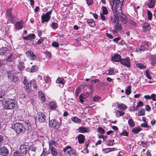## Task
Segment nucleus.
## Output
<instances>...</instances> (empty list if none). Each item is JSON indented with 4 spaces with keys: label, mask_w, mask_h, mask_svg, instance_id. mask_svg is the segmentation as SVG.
<instances>
[{
    "label": "nucleus",
    "mask_w": 156,
    "mask_h": 156,
    "mask_svg": "<svg viewBox=\"0 0 156 156\" xmlns=\"http://www.w3.org/2000/svg\"><path fill=\"white\" fill-rule=\"evenodd\" d=\"M124 0H111L109 3L114 13H120Z\"/></svg>",
    "instance_id": "nucleus-1"
},
{
    "label": "nucleus",
    "mask_w": 156,
    "mask_h": 156,
    "mask_svg": "<svg viewBox=\"0 0 156 156\" xmlns=\"http://www.w3.org/2000/svg\"><path fill=\"white\" fill-rule=\"evenodd\" d=\"M16 101L14 99H6L3 101L2 105L3 108L6 110L14 109L16 104Z\"/></svg>",
    "instance_id": "nucleus-2"
},
{
    "label": "nucleus",
    "mask_w": 156,
    "mask_h": 156,
    "mask_svg": "<svg viewBox=\"0 0 156 156\" xmlns=\"http://www.w3.org/2000/svg\"><path fill=\"white\" fill-rule=\"evenodd\" d=\"M12 128L18 134L23 133L25 130L24 126L22 123L20 122H16L12 124Z\"/></svg>",
    "instance_id": "nucleus-3"
},
{
    "label": "nucleus",
    "mask_w": 156,
    "mask_h": 156,
    "mask_svg": "<svg viewBox=\"0 0 156 156\" xmlns=\"http://www.w3.org/2000/svg\"><path fill=\"white\" fill-rule=\"evenodd\" d=\"M52 11V10H51L46 13L43 14L41 17L42 19L41 23H42L44 22H48L49 21L51 18Z\"/></svg>",
    "instance_id": "nucleus-4"
},
{
    "label": "nucleus",
    "mask_w": 156,
    "mask_h": 156,
    "mask_svg": "<svg viewBox=\"0 0 156 156\" xmlns=\"http://www.w3.org/2000/svg\"><path fill=\"white\" fill-rule=\"evenodd\" d=\"M63 150L65 152L66 151L67 153L70 156H75L76 154V151L72 149L69 146H67Z\"/></svg>",
    "instance_id": "nucleus-5"
},
{
    "label": "nucleus",
    "mask_w": 156,
    "mask_h": 156,
    "mask_svg": "<svg viewBox=\"0 0 156 156\" xmlns=\"http://www.w3.org/2000/svg\"><path fill=\"white\" fill-rule=\"evenodd\" d=\"M7 73L8 78L9 80L15 83H16L18 81V77L14 75L12 72H8Z\"/></svg>",
    "instance_id": "nucleus-6"
},
{
    "label": "nucleus",
    "mask_w": 156,
    "mask_h": 156,
    "mask_svg": "<svg viewBox=\"0 0 156 156\" xmlns=\"http://www.w3.org/2000/svg\"><path fill=\"white\" fill-rule=\"evenodd\" d=\"M46 116L45 115L41 112H38L37 116L36 117V120H38L40 122H43L45 120Z\"/></svg>",
    "instance_id": "nucleus-7"
},
{
    "label": "nucleus",
    "mask_w": 156,
    "mask_h": 156,
    "mask_svg": "<svg viewBox=\"0 0 156 156\" xmlns=\"http://www.w3.org/2000/svg\"><path fill=\"white\" fill-rule=\"evenodd\" d=\"M130 60L129 57H127L125 58L121 59L120 62L123 65L129 67L130 66Z\"/></svg>",
    "instance_id": "nucleus-8"
},
{
    "label": "nucleus",
    "mask_w": 156,
    "mask_h": 156,
    "mask_svg": "<svg viewBox=\"0 0 156 156\" xmlns=\"http://www.w3.org/2000/svg\"><path fill=\"white\" fill-rule=\"evenodd\" d=\"M49 126L53 128H57L59 126L58 122L55 119L52 120L49 122Z\"/></svg>",
    "instance_id": "nucleus-9"
},
{
    "label": "nucleus",
    "mask_w": 156,
    "mask_h": 156,
    "mask_svg": "<svg viewBox=\"0 0 156 156\" xmlns=\"http://www.w3.org/2000/svg\"><path fill=\"white\" fill-rule=\"evenodd\" d=\"M29 149V146L26 145H21L20 148V151L22 153L26 154L27 151Z\"/></svg>",
    "instance_id": "nucleus-10"
},
{
    "label": "nucleus",
    "mask_w": 156,
    "mask_h": 156,
    "mask_svg": "<svg viewBox=\"0 0 156 156\" xmlns=\"http://www.w3.org/2000/svg\"><path fill=\"white\" fill-rule=\"evenodd\" d=\"M116 14L118 15H119V20H120L121 21V22L123 23H126L127 21V18L125 16H124L122 14V13L121 11L120 13H118V14L117 13H116Z\"/></svg>",
    "instance_id": "nucleus-11"
},
{
    "label": "nucleus",
    "mask_w": 156,
    "mask_h": 156,
    "mask_svg": "<svg viewBox=\"0 0 156 156\" xmlns=\"http://www.w3.org/2000/svg\"><path fill=\"white\" fill-rule=\"evenodd\" d=\"M112 60L115 62H120L121 59V56L119 54H116L114 55L111 58Z\"/></svg>",
    "instance_id": "nucleus-12"
},
{
    "label": "nucleus",
    "mask_w": 156,
    "mask_h": 156,
    "mask_svg": "<svg viewBox=\"0 0 156 156\" xmlns=\"http://www.w3.org/2000/svg\"><path fill=\"white\" fill-rule=\"evenodd\" d=\"M23 22L22 21L17 22L15 25V29L18 30L21 29L23 27Z\"/></svg>",
    "instance_id": "nucleus-13"
},
{
    "label": "nucleus",
    "mask_w": 156,
    "mask_h": 156,
    "mask_svg": "<svg viewBox=\"0 0 156 156\" xmlns=\"http://www.w3.org/2000/svg\"><path fill=\"white\" fill-rule=\"evenodd\" d=\"M9 52V49L6 47H3L0 49V55H7Z\"/></svg>",
    "instance_id": "nucleus-14"
},
{
    "label": "nucleus",
    "mask_w": 156,
    "mask_h": 156,
    "mask_svg": "<svg viewBox=\"0 0 156 156\" xmlns=\"http://www.w3.org/2000/svg\"><path fill=\"white\" fill-rule=\"evenodd\" d=\"M114 13L115 14L111 18V21L112 22L116 23L119 22V15H118L115 12Z\"/></svg>",
    "instance_id": "nucleus-15"
},
{
    "label": "nucleus",
    "mask_w": 156,
    "mask_h": 156,
    "mask_svg": "<svg viewBox=\"0 0 156 156\" xmlns=\"http://www.w3.org/2000/svg\"><path fill=\"white\" fill-rule=\"evenodd\" d=\"M8 154V150L5 147H3L0 149V154L3 156H6Z\"/></svg>",
    "instance_id": "nucleus-16"
},
{
    "label": "nucleus",
    "mask_w": 156,
    "mask_h": 156,
    "mask_svg": "<svg viewBox=\"0 0 156 156\" xmlns=\"http://www.w3.org/2000/svg\"><path fill=\"white\" fill-rule=\"evenodd\" d=\"M15 57L13 54H12L8 56L5 59L6 61L8 62H12V64L13 63L14 60L15 59Z\"/></svg>",
    "instance_id": "nucleus-17"
},
{
    "label": "nucleus",
    "mask_w": 156,
    "mask_h": 156,
    "mask_svg": "<svg viewBox=\"0 0 156 156\" xmlns=\"http://www.w3.org/2000/svg\"><path fill=\"white\" fill-rule=\"evenodd\" d=\"M26 54L32 60L34 59L37 56V55L35 54H34L33 51L30 50L27 51Z\"/></svg>",
    "instance_id": "nucleus-18"
},
{
    "label": "nucleus",
    "mask_w": 156,
    "mask_h": 156,
    "mask_svg": "<svg viewBox=\"0 0 156 156\" xmlns=\"http://www.w3.org/2000/svg\"><path fill=\"white\" fill-rule=\"evenodd\" d=\"M19 63L18 64L17 67L18 69L21 71H22L25 69V66L23 62H22L20 60H18Z\"/></svg>",
    "instance_id": "nucleus-19"
},
{
    "label": "nucleus",
    "mask_w": 156,
    "mask_h": 156,
    "mask_svg": "<svg viewBox=\"0 0 156 156\" xmlns=\"http://www.w3.org/2000/svg\"><path fill=\"white\" fill-rule=\"evenodd\" d=\"M142 28L143 31H149L151 29V27L148 23H145L142 25Z\"/></svg>",
    "instance_id": "nucleus-20"
},
{
    "label": "nucleus",
    "mask_w": 156,
    "mask_h": 156,
    "mask_svg": "<svg viewBox=\"0 0 156 156\" xmlns=\"http://www.w3.org/2000/svg\"><path fill=\"white\" fill-rule=\"evenodd\" d=\"M57 83L60 84L59 86L60 87H63L64 84L65 83L63 79L62 78H58L56 81Z\"/></svg>",
    "instance_id": "nucleus-21"
},
{
    "label": "nucleus",
    "mask_w": 156,
    "mask_h": 156,
    "mask_svg": "<svg viewBox=\"0 0 156 156\" xmlns=\"http://www.w3.org/2000/svg\"><path fill=\"white\" fill-rule=\"evenodd\" d=\"M49 148L54 147L53 146L57 147L58 145V143L56 142L54 140H52L49 141L48 142Z\"/></svg>",
    "instance_id": "nucleus-22"
},
{
    "label": "nucleus",
    "mask_w": 156,
    "mask_h": 156,
    "mask_svg": "<svg viewBox=\"0 0 156 156\" xmlns=\"http://www.w3.org/2000/svg\"><path fill=\"white\" fill-rule=\"evenodd\" d=\"M49 107L51 110H55L57 107L56 103L54 102H50L49 104Z\"/></svg>",
    "instance_id": "nucleus-23"
},
{
    "label": "nucleus",
    "mask_w": 156,
    "mask_h": 156,
    "mask_svg": "<svg viewBox=\"0 0 156 156\" xmlns=\"http://www.w3.org/2000/svg\"><path fill=\"white\" fill-rule=\"evenodd\" d=\"M79 131L80 133H88L90 131V129L88 128L80 127L78 128Z\"/></svg>",
    "instance_id": "nucleus-24"
},
{
    "label": "nucleus",
    "mask_w": 156,
    "mask_h": 156,
    "mask_svg": "<svg viewBox=\"0 0 156 156\" xmlns=\"http://www.w3.org/2000/svg\"><path fill=\"white\" fill-rule=\"evenodd\" d=\"M35 37V36L34 34H30L28 36L23 37V39L25 40H30L34 39Z\"/></svg>",
    "instance_id": "nucleus-25"
},
{
    "label": "nucleus",
    "mask_w": 156,
    "mask_h": 156,
    "mask_svg": "<svg viewBox=\"0 0 156 156\" xmlns=\"http://www.w3.org/2000/svg\"><path fill=\"white\" fill-rule=\"evenodd\" d=\"M78 139L79 143L82 144L84 142L85 136L83 135L79 134L78 136Z\"/></svg>",
    "instance_id": "nucleus-26"
},
{
    "label": "nucleus",
    "mask_w": 156,
    "mask_h": 156,
    "mask_svg": "<svg viewBox=\"0 0 156 156\" xmlns=\"http://www.w3.org/2000/svg\"><path fill=\"white\" fill-rule=\"evenodd\" d=\"M122 30L121 25L120 23H116L114 25V30L115 31H120Z\"/></svg>",
    "instance_id": "nucleus-27"
},
{
    "label": "nucleus",
    "mask_w": 156,
    "mask_h": 156,
    "mask_svg": "<svg viewBox=\"0 0 156 156\" xmlns=\"http://www.w3.org/2000/svg\"><path fill=\"white\" fill-rule=\"evenodd\" d=\"M38 95L41 100L43 102H45V98L43 93L42 91H40L38 92Z\"/></svg>",
    "instance_id": "nucleus-28"
},
{
    "label": "nucleus",
    "mask_w": 156,
    "mask_h": 156,
    "mask_svg": "<svg viewBox=\"0 0 156 156\" xmlns=\"http://www.w3.org/2000/svg\"><path fill=\"white\" fill-rule=\"evenodd\" d=\"M49 150L51 152L52 156H56L57 154V149L55 147H51L49 148Z\"/></svg>",
    "instance_id": "nucleus-29"
},
{
    "label": "nucleus",
    "mask_w": 156,
    "mask_h": 156,
    "mask_svg": "<svg viewBox=\"0 0 156 156\" xmlns=\"http://www.w3.org/2000/svg\"><path fill=\"white\" fill-rule=\"evenodd\" d=\"M87 95L84 94H81L79 96V100L81 102L83 103L85 100Z\"/></svg>",
    "instance_id": "nucleus-30"
},
{
    "label": "nucleus",
    "mask_w": 156,
    "mask_h": 156,
    "mask_svg": "<svg viewBox=\"0 0 156 156\" xmlns=\"http://www.w3.org/2000/svg\"><path fill=\"white\" fill-rule=\"evenodd\" d=\"M141 130V129L140 127H135L132 130V132L134 134H136Z\"/></svg>",
    "instance_id": "nucleus-31"
},
{
    "label": "nucleus",
    "mask_w": 156,
    "mask_h": 156,
    "mask_svg": "<svg viewBox=\"0 0 156 156\" xmlns=\"http://www.w3.org/2000/svg\"><path fill=\"white\" fill-rule=\"evenodd\" d=\"M155 1L154 0H150V1L147 4V6L149 8H152L155 5Z\"/></svg>",
    "instance_id": "nucleus-32"
},
{
    "label": "nucleus",
    "mask_w": 156,
    "mask_h": 156,
    "mask_svg": "<svg viewBox=\"0 0 156 156\" xmlns=\"http://www.w3.org/2000/svg\"><path fill=\"white\" fill-rule=\"evenodd\" d=\"M87 22L91 27H94V26L95 24L93 20L92 19H88L87 20Z\"/></svg>",
    "instance_id": "nucleus-33"
},
{
    "label": "nucleus",
    "mask_w": 156,
    "mask_h": 156,
    "mask_svg": "<svg viewBox=\"0 0 156 156\" xmlns=\"http://www.w3.org/2000/svg\"><path fill=\"white\" fill-rule=\"evenodd\" d=\"M118 108L122 110H124L127 108V106L124 104H121L118 105Z\"/></svg>",
    "instance_id": "nucleus-34"
},
{
    "label": "nucleus",
    "mask_w": 156,
    "mask_h": 156,
    "mask_svg": "<svg viewBox=\"0 0 156 156\" xmlns=\"http://www.w3.org/2000/svg\"><path fill=\"white\" fill-rule=\"evenodd\" d=\"M71 119L73 122L76 123L80 122L82 121L81 119L78 118L76 117H72Z\"/></svg>",
    "instance_id": "nucleus-35"
},
{
    "label": "nucleus",
    "mask_w": 156,
    "mask_h": 156,
    "mask_svg": "<svg viewBox=\"0 0 156 156\" xmlns=\"http://www.w3.org/2000/svg\"><path fill=\"white\" fill-rule=\"evenodd\" d=\"M5 92L1 90H0V101H3L5 99H6L5 96Z\"/></svg>",
    "instance_id": "nucleus-36"
},
{
    "label": "nucleus",
    "mask_w": 156,
    "mask_h": 156,
    "mask_svg": "<svg viewBox=\"0 0 156 156\" xmlns=\"http://www.w3.org/2000/svg\"><path fill=\"white\" fill-rule=\"evenodd\" d=\"M115 113L117 117H119L123 115L124 114L125 112L122 111L116 110L115 112Z\"/></svg>",
    "instance_id": "nucleus-37"
},
{
    "label": "nucleus",
    "mask_w": 156,
    "mask_h": 156,
    "mask_svg": "<svg viewBox=\"0 0 156 156\" xmlns=\"http://www.w3.org/2000/svg\"><path fill=\"white\" fill-rule=\"evenodd\" d=\"M6 16H7L10 20L12 19V15L11 14V10L10 9H7L6 12Z\"/></svg>",
    "instance_id": "nucleus-38"
},
{
    "label": "nucleus",
    "mask_w": 156,
    "mask_h": 156,
    "mask_svg": "<svg viewBox=\"0 0 156 156\" xmlns=\"http://www.w3.org/2000/svg\"><path fill=\"white\" fill-rule=\"evenodd\" d=\"M136 66L140 69L146 68V66L142 63H137L136 64Z\"/></svg>",
    "instance_id": "nucleus-39"
},
{
    "label": "nucleus",
    "mask_w": 156,
    "mask_h": 156,
    "mask_svg": "<svg viewBox=\"0 0 156 156\" xmlns=\"http://www.w3.org/2000/svg\"><path fill=\"white\" fill-rule=\"evenodd\" d=\"M128 123L129 125L131 127H133L135 125L134 121L131 119H129L128 120Z\"/></svg>",
    "instance_id": "nucleus-40"
},
{
    "label": "nucleus",
    "mask_w": 156,
    "mask_h": 156,
    "mask_svg": "<svg viewBox=\"0 0 156 156\" xmlns=\"http://www.w3.org/2000/svg\"><path fill=\"white\" fill-rule=\"evenodd\" d=\"M38 67L37 65H34L33 66L31 69L30 72L31 73H33L37 71L38 69Z\"/></svg>",
    "instance_id": "nucleus-41"
},
{
    "label": "nucleus",
    "mask_w": 156,
    "mask_h": 156,
    "mask_svg": "<svg viewBox=\"0 0 156 156\" xmlns=\"http://www.w3.org/2000/svg\"><path fill=\"white\" fill-rule=\"evenodd\" d=\"M114 140H108L106 141V144L108 146H112L114 145Z\"/></svg>",
    "instance_id": "nucleus-42"
},
{
    "label": "nucleus",
    "mask_w": 156,
    "mask_h": 156,
    "mask_svg": "<svg viewBox=\"0 0 156 156\" xmlns=\"http://www.w3.org/2000/svg\"><path fill=\"white\" fill-rule=\"evenodd\" d=\"M102 14L105 15H107L108 13V9L107 7L105 6H103L102 8Z\"/></svg>",
    "instance_id": "nucleus-43"
},
{
    "label": "nucleus",
    "mask_w": 156,
    "mask_h": 156,
    "mask_svg": "<svg viewBox=\"0 0 156 156\" xmlns=\"http://www.w3.org/2000/svg\"><path fill=\"white\" fill-rule=\"evenodd\" d=\"M131 86H129L127 88L126 90L125 93L127 95H129L131 93Z\"/></svg>",
    "instance_id": "nucleus-44"
},
{
    "label": "nucleus",
    "mask_w": 156,
    "mask_h": 156,
    "mask_svg": "<svg viewBox=\"0 0 156 156\" xmlns=\"http://www.w3.org/2000/svg\"><path fill=\"white\" fill-rule=\"evenodd\" d=\"M145 110L144 109H142L139 111L138 115V116H142L145 115Z\"/></svg>",
    "instance_id": "nucleus-45"
},
{
    "label": "nucleus",
    "mask_w": 156,
    "mask_h": 156,
    "mask_svg": "<svg viewBox=\"0 0 156 156\" xmlns=\"http://www.w3.org/2000/svg\"><path fill=\"white\" fill-rule=\"evenodd\" d=\"M58 27V25L57 23L55 22H53L52 23L51 27L54 29H56Z\"/></svg>",
    "instance_id": "nucleus-46"
},
{
    "label": "nucleus",
    "mask_w": 156,
    "mask_h": 156,
    "mask_svg": "<svg viewBox=\"0 0 156 156\" xmlns=\"http://www.w3.org/2000/svg\"><path fill=\"white\" fill-rule=\"evenodd\" d=\"M35 80H31L30 81L31 84H32V85H33V87L35 89H37V86L35 84Z\"/></svg>",
    "instance_id": "nucleus-47"
},
{
    "label": "nucleus",
    "mask_w": 156,
    "mask_h": 156,
    "mask_svg": "<svg viewBox=\"0 0 156 156\" xmlns=\"http://www.w3.org/2000/svg\"><path fill=\"white\" fill-rule=\"evenodd\" d=\"M98 131L101 134H103L105 133L104 130L101 127H100L98 129Z\"/></svg>",
    "instance_id": "nucleus-48"
},
{
    "label": "nucleus",
    "mask_w": 156,
    "mask_h": 156,
    "mask_svg": "<svg viewBox=\"0 0 156 156\" xmlns=\"http://www.w3.org/2000/svg\"><path fill=\"white\" fill-rule=\"evenodd\" d=\"M148 19L149 20H151L152 19V14L151 12L149 10L147 11Z\"/></svg>",
    "instance_id": "nucleus-49"
},
{
    "label": "nucleus",
    "mask_w": 156,
    "mask_h": 156,
    "mask_svg": "<svg viewBox=\"0 0 156 156\" xmlns=\"http://www.w3.org/2000/svg\"><path fill=\"white\" fill-rule=\"evenodd\" d=\"M51 44L53 47L56 48L58 47L59 46V44L56 41L52 42Z\"/></svg>",
    "instance_id": "nucleus-50"
},
{
    "label": "nucleus",
    "mask_w": 156,
    "mask_h": 156,
    "mask_svg": "<svg viewBox=\"0 0 156 156\" xmlns=\"http://www.w3.org/2000/svg\"><path fill=\"white\" fill-rule=\"evenodd\" d=\"M143 105V103L142 101H139L137 105H136V108L134 109V110H137V108L138 106L141 107Z\"/></svg>",
    "instance_id": "nucleus-51"
},
{
    "label": "nucleus",
    "mask_w": 156,
    "mask_h": 156,
    "mask_svg": "<svg viewBox=\"0 0 156 156\" xmlns=\"http://www.w3.org/2000/svg\"><path fill=\"white\" fill-rule=\"evenodd\" d=\"M26 84L25 86L26 89L27 90L28 89L29 90L31 87V85H32V84H31L30 82V83H29L28 82Z\"/></svg>",
    "instance_id": "nucleus-52"
},
{
    "label": "nucleus",
    "mask_w": 156,
    "mask_h": 156,
    "mask_svg": "<svg viewBox=\"0 0 156 156\" xmlns=\"http://www.w3.org/2000/svg\"><path fill=\"white\" fill-rule=\"evenodd\" d=\"M156 97V95L155 94H152L151 96V99H152L153 101H156V99L155 97Z\"/></svg>",
    "instance_id": "nucleus-53"
},
{
    "label": "nucleus",
    "mask_w": 156,
    "mask_h": 156,
    "mask_svg": "<svg viewBox=\"0 0 156 156\" xmlns=\"http://www.w3.org/2000/svg\"><path fill=\"white\" fill-rule=\"evenodd\" d=\"M80 88H77L75 92V94L76 95V96H78L80 92Z\"/></svg>",
    "instance_id": "nucleus-54"
},
{
    "label": "nucleus",
    "mask_w": 156,
    "mask_h": 156,
    "mask_svg": "<svg viewBox=\"0 0 156 156\" xmlns=\"http://www.w3.org/2000/svg\"><path fill=\"white\" fill-rule=\"evenodd\" d=\"M120 134L123 136H128V132L125 131H123L122 132L120 133Z\"/></svg>",
    "instance_id": "nucleus-55"
},
{
    "label": "nucleus",
    "mask_w": 156,
    "mask_h": 156,
    "mask_svg": "<svg viewBox=\"0 0 156 156\" xmlns=\"http://www.w3.org/2000/svg\"><path fill=\"white\" fill-rule=\"evenodd\" d=\"M145 73L147 77L149 79H151V76L149 74V71H147V70H146Z\"/></svg>",
    "instance_id": "nucleus-56"
},
{
    "label": "nucleus",
    "mask_w": 156,
    "mask_h": 156,
    "mask_svg": "<svg viewBox=\"0 0 156 156\" xmlns=\"http://www.w3.org/2000/svg\"><path fill=\"white\" fill-rule=\"evenodd\" d=\"M99 100H100V98L96 95L93 98V101H97Z\"/></svg>",
    "instance_id": "nucleus-57"
},
{
    "label": "nucleus",
    "mask_w": 156,
    "mask_h": 156,
    "mask_svg": "<svg viewBox=\"0 0 156 156\" xmlns=\"http://www.w3.org/2000/svg\"><path fill=\"white\" fill-rule=\"evenodd\" d=\"M87 3L88 5H90L93 3V1L92 0H87Z\"/></svg>",
    "instance_id": "nucleus-58"
},
{
    "label": "nucleus",
    "mask_w": 156,
    "mask_h": 156,
    "mask_svg": "<svg viewBox=\"0 0 156 156\" xmlns=\"http://www.w3.org/2000/svg\"><path fill=\"white\" fill-rule=\"evenodd\" d=\"M104 14H102V13H100V17L101 19L103 21H105L106 19L105 17L104 16Z\"/></svg>",
    "instance_id": "nucleus-59"
},
{
    "label": "nucleus",
    "mask_w": 156,
    "mask_h": 156,
    "mask_svg": "<svg viewBox=\"0 0 156 156\" xmlns=\"http://www.w3.org/2000/svg\"><path fill=\"white\" fill-rule=\"evenodd\" d=\"M43 41L44 39L43 38H41L38 40V41L37 42L36 44H41L42 42H43Z\"/></svg>",
    "instance_id": "nucleus-60"
},
{
    "label": "nucleus",
    "mask_w": 156,
    "mask_h": 156,
    "mask_svg": "<svg viewBox=\"0 0 156 156\" xmlns=\"http://www.w3.org/2000/svg\"><path fill=\"white\" fill-rule=\"evenodd\" d=\"M141 126L142 127L145 128H148L149 127V126H148V125L146 123H144L141 124Z\"/></svg>",
    "instance_id": "nucleus-61"
},
{
    "label": "nucleus",
    "mask_w": 156,
    "mask_h": 156,
    "mask_svg": "<svg viewBox=\"0 0 156 156\" xmlns=\"http://www.w3.org/2000/svg\"><path fill=\"white\" fill-rule=\"evenodd\" d=\"M23 78L24 79L23 81V83L24 85H26L27 81V78L25 76Z\"/></svg>",
    "instance_id": "nucleus-62"
},
{
    "label": "nucleus",
    "mask_w": 156,
    "mask_h": 156,
    "mask_svg": "<svg viewBox=\"0 0 156 156\" xmlns=\"http://www.w3.org/2000/svg\"><path fill=\"white\" fill-rule=\"evenodd\" d=\"M29 149L33 151H35L36 150V148L33 146H31L30 147H29Z\"/></svg>",
    "instance_id": "nucleus-63"
},
{
    "label": "nucleus",
    "mask_w": 156,
    "mask_h": 156,
    "mask_svg": "<svg viewBox=\"0 0 156 156\" xmlns=\"http://www.w3.org/2000/svg\"><path fill=\"white\" fill-rule=\"evenodd\" d=\"M113 72L114 69L112 68H111L109 70L108 74L109 75H112V74Z\"/></svg>",
    "instance_id": "nucleus-64"
}]
</instances>
